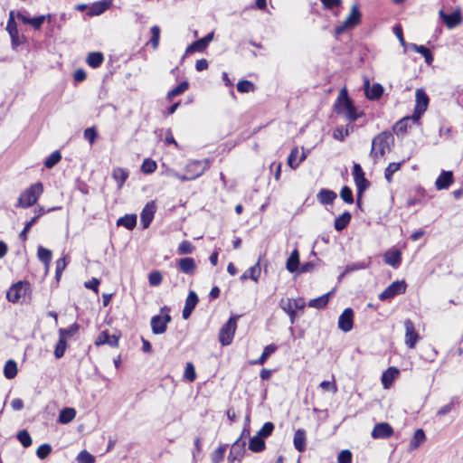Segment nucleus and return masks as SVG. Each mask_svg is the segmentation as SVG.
<instances>
[{
	"instance_id": "obj_1",
	"label": "nucleus",
	"mask_w": 463,
	"mask_h": 463,
	"mask_svg": "<svg viewBox=\"0 0 463 463\" xmlns=\"http://www.w3.org/2000/svg\"><path fill=\"white\" fill-rule=\"evenodd\" d=\"M335 109L337 114L342 115L351 123L364 116V112L358 111L352 99H349L345 89H342L340 90L337 100L335 104Z\"/></svg>"
},
{
	"instance_id": "obj_2",
	"label": "nucleus",
	"mask_w": 463,
	"mask_h": 463,
	"mask_svg": "<svg viewBox=\"0 0 463 463\" xmlns=\"http://www.w3.org/2000/svg\"><path fill=\"white\" fill-rule=\"evenodd\" d=\"M393 143L394 138L390 132H381L373 138L370 156L374 161L383 158L391 151Z\"/></svg>"
},
{
	"instance_id": "obj_3",
	"label": "nucleus",
	"mask_w": 463,
	"mask_h": 463,
	"mask_svg": "<svg viewBox=\"0 0 463 463\" xmlns=\"http://www.w3.org/2000/svg\"><path fill=\"white\" fill-rule=\"evenodd\" d=\"M43 187L42 183H36L26 189L18 199V206L27 208L36 203L42 194Z\"/></svg>"
},
{
	"instance_id": "obj_4",
	"label": "nucleus",
	"mask_w": 463,
	"mask_h": 463,
	"mask_svg": "<svg viewBox=\"0 0 463 463\" xmlns=\"http://www.w3.org/2000/svg\"><path fill=\"white\" fill-rule=\"evenodd\" d=\"M237 327V318L232 317L229 320L222 326L219 333V341L222 345H229L233 339Z\"/></svg>"
},
{
	"instance_id": "obj_5",
	"label": "nucleus",
	"mask_w": 463,
	"mask_h": 463,
	"mask_svg": "<svg viewBox=\"0 0 463 463\" xmlns=\"http://www.w3.org/2000/svg\"><path fill=\"white\" fill-rule=\"evenodd\" d=\"M210 167V161L205 160H194L189 162L185 166V172L191 180L196 179L201 176Z\"/></svg>"
},
{
	"instance_id": "obj_6",
	"label": "nucleus",
	"mask_w": 463,
	"mask_h": 463,
	"mask_svg": "<svg viewBox=\"0 0 463 463\" xmlns=\"http://www.w3.org/2000/svg\"><path fill=\"white\" fill-rule=\"evenodd\" d=\"M361 18V13L357 5H353L350 14L343 22L342 24L335 28V34L340 35L344 33L347 29L354 27L359 24Z\"/></svg>"
},
{
	"instance_id": "obj_7",
	"label": "nucleus",
	"mask_w": 463,
	"mask_h": 463,
	"mask_svg": "<svg viewBox=\"0 0 463 463\" xmlns=\"http://www.w3.org/2000/svg\"><path fill=\"white\" fill-rule=\"evenodd\" d=\"M406 287V283L403 280L394 281L379 295V299L385 301L397 295L402 294L405 292Z\"/></svg>"
},
{
	"instance_id": "obj_8",
	"label": "nucleus",
	"mask_w": 463,
	"mask_h": 463,
	"mask_svg": "<svg viewBox=\"0 0 463 463\" xmlns=\"http://www.w3.org/2000/svg\"><path fill=\"white\" fill-rule=\"evenodd\" d=\"M405 328V345L408 348H415L417 342L420 340V335L415 329V326L411 319L404 321Z\"/></svg>"
},
{
	"instance_id": "obj_9",
	"label": "nucleus",
	"mask_w": 463,
	"mask_h": 463,
	"mask_svg": "<svg viewBox=\"0 0 463 463\" xmlns=\"http://www.w3.org/2000/svg\"><path fill=\"white\" fill-rule=\"evenodd\" d=\"M28 290L27 283L19 281L13 285L6 292L8 301L16 303L24 298Z\"/></svg>"
},
{
	"instance_id": "obj_10",
	"label": "nucleus",
	"mask_w": 463,
	"mask_h": 463,
	"mask_svg": "<svg viewBox=\"0 0 463 463\" xmlns=\"http://www.w3.org/2000/svg\"><path fill=\"white\" fill-rule=\"evenodd\" d=\"M170 321L171 317L168 314L154 316L150 322L152 332L156 335L164 334Z\"/></svg>"
},
{
	"instance_id": "obj_11",
	"label": "nucleus",
	"mask_w": 463,
	"mask_h": 463,
	"mask_svg": "<svg viewBox=\"0 0 463 463\" xmlns=\"http://www.w3.org/2000/svg\"><path fill=\"white\" fill-rule=\"evenodd\" d=\"M364 89L365 97L370 100L379 99L383 93V87L380 83H373L371 86L368 78L364 80Z\"/></svg>"
},
{
	"instance_id": "obj_12",
	"label": "nucleus",
	"mask_w": 463,
	"mask_h": 463,
	"mask_svg": "<svg viewBox=\"0 0 463 463\" xmlns=\"http://www.w3.org/2000/svg\"><path fill=\"white\" fill-rule=\"evenodd\" d=\"M354 326V311L352 308H345L338 318V328L347 333L353 329Z\"/></svg>"
},
{
	"instance_id": "obj_13",
	"label": "nucleus",
	"mask_w": 463,
	"mask_h": 463,
	"mask_svg": "<svg viewBox=\"0 0 463 463\" xmlns=\"http://www.w3.org/2000/svg\"><path fill=\"white\" fill-rule=\"evenodd\" d=\"M214 32L209 33L206 36L194 42L186 47L185 54H189L194 52H203L213 40Z\"/></svg>"
},
{
	"instance_id": "obj_14",
	"label": "nucleus",
	"mask_w": 463,
	"mask_h": 463,
	"mask_svg": "<svg viewBox=\"0 0 463 463\" xmlns=\"http://www.w3.org/2000/svg\"><path fill=\"white\" fill-rule=\"evenodd\" d=\"M393 434L392 427L387 422L377 423L373 430L372 437L373 439H388Z\"/></svg>"
},
{
	"instance_id": "obj_15",
	"label": "nucleus",
	"mask_w": 463,
	"mask_h": 463,
	"mask_svg": "<svg viewBox=\"0 0 463 463\" xmlns=\"http://www.w3.org/2000/svg\"><path fill=\"white\" fill-rule=\"evenodd\" d=\"M416 106H415V111L414 113L420 117L426 109L429 104V97L426 94V92L421 90L418 89L416 90Z\"/></svg>"
},
{
	"instance_id": "obj_16",
	"label": "nucleus",
	"mask_w": 463,
	"mask_h": 463,
	"mask_svg": "<svg viewBox=\"0 0 463 463\" xmlns=\"http://www.w3.org/2000/svg\"><path fill=\"white\" fill-rule=\"evenodd\" d=\"M155 203L154 202L147 203L143 208L140 214V222L144 229L147 228L155 214Z\"/></svg>"
},
{
	"instance_id": "obj_17",
	"label": "nucleus",
	"mask_w": 463,
	"mask_h": 463,
	"mask_svg": "<svg viewBox=\"0 0 463 463\" xmlns=\"http://www.w3.org/2000/svg\"><path fill=\"white\" fill-rule=\"evenodd\" d=\"M439 15L449 29L455 28L461 23V15L458 10L449 14H445L443 10H440Z\"/></svg>"
},
{
	"instance_id": "obj_18",
	"label": "nucleus",
	"mask_w": 463,
	"mask_h": 463,
	"mask_svg": "<svg viewBox=\"0 0 463 463\" xmlns=\"http://www.w3.org/2000/svg\"><path fill=\"white\" fill-rule=\"evenodd\" d=\"M454 181L453 173L451 171H442L435 182L438 190L448 189Z\"/></svg>"
},
{
	"instance_id": "obj_19",
	"label": "nucleus",
	"mask_w": 463,
	"mask_h": 463,
	"mask_svg": "<svg viewBox=\"0 0 463 463\" xmlns=\"http://www.w3.org/2000/svg\"><path fill=\"white\" fill-rule=\"evenodd\" d=\"M95 345H109V346L117 347L118 345V336L116 335H109L107 331H103L97 337Z\"/></svg>"
},
{
	"instance_id": "obj_20",
	"label": "nucleus",
	"mask_w": 463,
	"mask_h": 463,
	"mask_svg": "<svg viewBox=\"0 0 463 463\" xmlns=\"http://www.w3.org/2000/svg\"><path fill=\"white\" fill-rule=\"evenodd\" d=\"M383 260L386 264L392 266V268H397L402 261V253L397 249L387 250L384 253Z\"/></svg>"
},
{
	"instance_id": "obj_21",
	"label": "nucleus",
	"mask_w": 463,
	"mask_h": 463,
	"mask_svg": "<svg viewBox=\"0 0 463 463\" xmlns=\"http://www.w3.org/2000/svg\"><path fill=\"white\" fill-rule=\"evenodd\" d=\"M177 265L178 269L184 274H193L196 269L194 260L190 257L180 259Z\"/></svg>"
},
{
	"instance_id": "obj_22",
	"label": "nucleus",
	"mask_w": 463,
	"mask_h": 463,
	"mask_svg": "<svg viewBox=\"0 0 463 463\" xmlns=\"http://www.w3.org/2000/svg\"><path fill=\"white\" fill-rule=\"evenodd\" d=\"M399 375V370L395 367L388 368L382 375V383L385 389H388L394 379Z\"/></svg>"
},
{
	"instance_id": "obj_23",
	"label": "nucleus",
	"mask_w": 463,
	"mask_h": 463,
	"mask_svg": "<svg viewBox=\"0 0 463 463\" xmlns=\"http://www.w3.org/2000/svg\"><path fill=\"white\" fill-rule=\"evenodd\" d=\"M295 449L303 452L306 449V431L302 429H298L295 431L293 439Z\"/></svg>"
},
{
	"instance_id": "obj_24",
	"label": "nucleus",
	"mask_w": 463,
	"mask_h": 463,
	"mask_svg": "<svg viewBox=\"0 0 463 463\" xmlns=\"http://www.w3.org/2000/svg\"><path fill=\"white\" fill-rule=\"evenodd\" d=\"M112 4V0H102L94 3L90 8V14L99 15L108 10Z\"/></svg>"
},
{
	"instance_id": "obj_25",
	"label": "nucleus",
	"mask_w": 463,
	"mask_h": 463,
	"mask_svg": "<svg viewBox=\"0 0 463 463\" xmlns=\"http://www.w3.org/2000/svg\"><path fill=\"white\" fill-rule=\"evenodd\" d=\"M128 171L125 168L115 167L112 170V178L117 182L118 189L123 186L124 183L128 177Z\"/></svg>"
},
{
	"instance_id": "obj_26",
	"label": "nucleus",
	"mask_w": 463,
	"mask_h": 463,
	"mask_svg": "<svg viewBox=\"0 0 463 463\" xmlns=\"http://www.w3.org/2000/svg\"><path fill=\"white\" fill-rule=\"evenodd\" d=\"M280 307L289 305L293 310H301L306 307V303L303 298H281L279 303Z\"/></svg>"
},
{
	"instance_id": "obj_27",
	"label": "nucleus",
	"mask_w": 463,
	"mask_h": 463,
	"mask_svg": "<svg viewBox=\"0 0 463 463\" xmlns=\"http://www.w3.org/2000/svg\"><path fill=\"white\" fill-rule=\"evenodd\" d=\"M298 265H299V253L297 249H295L290 256L288 258L286 262V268L287 269L293 273L298 270Z\"/></svg>"
},
{
	"instance_id": "obj_28",
	"label": "nucleus",
	"mask_w": 463,
	"mask_h": 463,
	"mask_svg": "<svg viewBox=\"0 0 463 463\" xmlns=\"http://www.w3.org/2000/svg\"><path fill=\"white\" fill-rule=\"evenodd\" d=\"M261 269L260 265V260L256 264H254L252 267L248 269L241 277V280H244L246 279H251L253 281L257 282L260 276Z\"/></svg>"
},
{
	"instance_id": "obj_29",
	"label": "nucleus",
	"mask_w": 463,
	"mask_h": 463,
	"mask_svg": "<svg viewBox=\"0 0 463 463\" xmlns=\"http://www.w3.org/2000/svg\"><path fill=\"white\" fill-rule=\"evenodd\" d=\"M426 439L424 431L421 429H418L410 441L409 449L410 451L418 449Z\"/></svg>"
},
{
	"instance_id": "obj_30",
	"label": "nucleus",
	"mask_w": 463,
	"mask_h": 463,
	"mask_svg": "<svg viewBox=\"0 0 463 463\" xmlns=\"http://www.w3.org/2000/svg\"><path fill=\"white\" fill-rule=\"evenodd\" d=\"M278 346L274 344L265 346L261 355L258 359L250 361V364H263L269 356L276 352Z\"/></svg>"
},
{
	"instance_id": "obj_31",
	"label": "nucleus",
	"mask_w": 463,
	"mask_h": 463,
	"mask_svg": "<svg viewBox=\"0 0 463 463\" xmlns=\"http://www.w3.org/2000/svg\"><path fill=\"white\" fill-rule=\"evenodd\" d=\"M75 416V409L64 408L60 411L58 421L61 424H68L74 420Z\"/></svg>"
},
{
	"instance_id": "obj_32",
	"label": "nucleus",
	"mask_w": 463,
	"mask_h": 463,
	"mask_svg": "<svg viewBox=\"0 0 463 463\" xmlns=\"http://www.w3.org/2000/svg\"><path fill=\"white\" fill-rule=\"evenodd\" d=\"M137 224V215L136 214H126L123 217H120L117 221L118 226H124L128 230H133Z\"/></svg>"
},
{
	"instance_id": "obj_33",
	"label": "nucleus",
	"mask_w": 463,
	"mask_h": 463,
	"mask_svg": "<svg viewBox=\"0 0 463 463\" xmlns=\"http://www.w3.org/2000/svg\"><path fill=\"white\" fill-rule=\"evenodd\" d=\"M336 198V194L328 189H321L317 194V199L322 204L332 203Z\"/></svg>"
},
{
	"instance_id": "obj_34",
	"label": "nucleus",
	"mask_w": 463,
	"mask_h": 463,
	"mask_svg": "<svg viewBox=\"0 0 463 463\" xmlns=\"http://www.w3.org/2000/svg\"><path fill=\"white\" fill-rule=\"evenodd\" d=\"M250 436V428L249 426H244L241 437L232 444L231 453L229 456V459H231V457L233 452H235L238 449V452L244 447L245 442L241 441L242 438H246Z\"/></svg>"
},
{
	"instance_id": "obj_35",
	"label": "nucleus",
	"mask_w": 463,
	"mask_h": 463,
	"mask_svg": "<svg viewBox=\"0 0 463 463\" xmlns=\"http://www.w3.org/2000/svg\"><path fill=\"white\" fill-rule=\"evenodd\" d=\"M103 61L104 56L99 52H90L86 60L88 65L92 68L99 67L102 64Z\"/></svg>"
},
{
	"instance_id": "obj_36",
	"label": "nucleus",
	"mask_w": 463,
	"mask_h": 463,
	"mask_svg": "<svg viewBox=\"0 0 463 463\" xmlns=\"http://www.w3.org/2000/svg\"><path fill=\"white\" fill-rule=\"evenodd\" d=\"M351 221V213L345 212L335 220V229L338 232L343 231Z\"/></svg>"
},
{
	"instance_id": "obj_37",
	"label": "nucleus",
	"mask_w": 463,
	"mask_h": 463,
	"mask_svg": "<svg viewBox=\"0 0 463 463\" xmlns=\"http://www.w3.org/2000/svg\"><path fill=\"white\" fill-rule=\"evenodd\" d=\"M411 49L415 51L416 52L418 53H420L424 59H425V61L428 63V64H430L432 61H433V56H432V53L430 52V51L425 47L424 45H417L415 43H411Z\"/></svg>"
},
{
	"instance_id": "obj_38",
	"label": "nucleus",
	"mask_w": 463,
	"mask_h": 463,
	"mask_svg": "<svg viewBox=\"0 0 463 463\" xmlns=\"http://www.w3.org/2000/svg\"><path fill=\"white\" fill-rule=\"evenodd\" d=\"M249 449L252 452H260V451L264 450V449H265L264 439L259 435L252 437L250 439Z\"/></svg>"
},
{
	"instance_id": "obj_39",
	"label": "nucleus",
	"mask_w": 463,
	"mask_h": 463,
	"mask_svg": "<svg viewBox=\"0 0 463 463\" xmlns=\"http://www.w3.org/2000/svg\"><path fill=\"white\" fill-rule=\"evenodd\" d=\"M17 374V364L14 360H8L4 367V375L6 379H14Z\"/></svg>"
},
{
	"instance_id": "obj_40",
	"label": "nucleus",
	"mask_w": 463,
	"mask_h": 463,
	"mask_svg": "<svg viewBox=\"0 0 463 463\" xmlns=\"http://www.w3.org/2000/svg\"><path fill=\"white\" fill-rule=\"evenodd\" d=\"M329 295H330V293H327V294L322 295L317 298L311 299L308 302V307L317 308V309L323 308L328 303Z\"/></svg>"
},
{
	"instance_id": "obj_41",
	"label": "nucleus",
	"mask_w": 463,
	"mask_h": 463,
	"mask_svg": "<svg viewBox=\"0 0 463 463\" xmlns=\"http://www.w3.org/2000/svg\"><path fill=\"white\" fill-rule=\"evenodd\" d=\"M37 256L39 260L44 263L46 267L49 266L51 260H52V251L43 246H39L37 250Z\"/></svg>"
},
{
	"instance_id": "obj_42",
	"label": "nucleus",
	"mask_w": 463,
	"mask_h": 463,
	"mask_svg": "<svg viewBox=\"0 0 463 463\" xmlns=\"http://www.w3.org/2000/svg\"><path fill=\"white\" fill-rule=\"evenodd\" d=\"M403 164V161L399 163H390L384 171V177L388 183L392 181V175L396 173Z\"/></svg>"
},
{
	"instance_id": "obj_43",
	"label": "nucleus",
	"mask_w": 463,
	"mask_h": 463,
	"mask_svg": "<svg viewBox=\"0 0 463 463\" xmlns=\"http://www.w3.org/2000/svg\"><path fill=\"white\" fill-rule=\"evenodd\" d=\"M355 185L357 187V204L360 203V198L363 194V193L368 188L370 183L369 181L364 176L362 178H356L354 180Z\"/></svg>"
},
{
	"instance_id": "obj_44",
	"label": "nucleus",
	"mask_w": 463,
	"mask_h": 463,
	"mask_svg": "<svg viewBox=\"0 0 463 463\" xmlns=\"http://www.w3.org/2000/svg\"><path fill=\"white\" fill-rule=\"evenodd\" d=\"M79 328L80 326L77 323L72 324L68 328H61L59 330L60 337L67 340L68 338L74 335L78 332Z\"/></svg>"
},
{
	"instance_id": "obj_45",
	"label": "nucleus",
	"mask_w": 463,
	"mask_h": 463,
	"mask_svg": "<svg viewBox=\"0 0 463 463\" xmlns=\"http://www.w3.org/2000/svg\"><path fill=\"white\" fill-rule=\"evenodd\" d=\"M151 31V39L149 41V43L152 45V48L154 50H156L159 45V40H160V27L158 25H154L150 29Z\"/></svg>"
},
{
	"instance_id": "obj_46",
	"label": "nucleus",
	"mask_w": 463,
	"mask_h": 463,
	"mask_svg": "<svg viewBox=\"0 0 463 463\" xmlns=\"http://www.w3.org/2000/svg\"><path fill=\"white\" fill-rule=\"evenodd\" d=\"M188 88H189V84L187 81L181 82L180 84H178L175 88H174L167 93V99H172L174 97L178 96V95L184 93V91H186L188 90Z\"/></svg>"
},
{
	"instance_id": "obj_47",
	"label": "nucleus",
	"mask_w": 463,
	"mask_h": 463,
	"mask_svg": "<svg viewBox=\"0 0 463 463\" xmlns=\"http://www.w3.org/2000/svg\"><path fill=\"white\" fill-rule=\"evenodd\" d=\"M299 151L298 147H295L291 150L288 158V164L292 169H296L299 164Z\"/></svg>"
},
{
	"instance_id": "obj_48",
	"label": "nucleus",
	"mask_w": 463,
	"mask_h": 463,
	"mask_svg": "<svg viewBox=\"0 0 463 463\" xmlns=\"http://www.w3.org/2000/svg\"><path fill=\"white\" fill-rule=\"evenodd\" d=\"M61 159V155L59 151L52 152L44 161L46 168H52L57 165Z\"/></svg>"
},
{
	"instance_id": "obj_49",
	"label": "nucleus",
	"mask_w": 463,
	"mask_h": 463,
	"mask_svg": "<svg viewBox=\"0 0 463 463\" xmlns=\"http://www.w3.org/2000/svg\"><path fill=\"white\" fill-rule=\"evenodd\" d=\"M194 250L195 247L189 241H183L177 248V253L179 255L191 254Z\"/></svg>"
},
{
	"instance_id": "obj_50",
	"label": "nucleus",
	"mask_w": 463,
	"mask_h": 463,
	"mask_svg": "<svg viewBox=\"0 0 463 463\" xmlns=\"http://www.w3.org/2000/svg\"><path fill=\"white\" fill-rule=\"evenodd\" d=\"M156 166L157 165L156 161L147 158L143 161L141 165V171L145 174H152L156 171Z\"/></svg>"
},
{
	"instance_id": "obj_51",
	"label": "nucleus",
	"mask_w": 463,
	"mask_h": 463,
	"mask_svg": "<svg viewBox=\"0 0 463 463\" xmlns=\"http://www.w3.org/2000/svg\"><path fill=\"white\" fill-rule=\"evenodd\" d=\"M17 439L24 448H28L32 444V438L26 430H23L17 433Z\"/></svg>"
},
{
	"instance_id": "obj_52",
	"label": "nucleus",
	"mask_w": 463,
	"mask_h": 463,
	"mask_svg": "<svg viewBox=\"0 0 463 463\" xmlns=\"http://www.w3.org/2000/svg\"><path fill=\"white\" fill-rule=\"evenodd\" d=\"M52 446L48 443L42 444L36 450V455L39 458H46L52 452Z\"/></svg>"
},
{
	"instance_id": "obj_53",
	"label": "nucleus",
	"mask_w": 463,
	"mask_h": 463,
	"mask_svg": "<svg viewBox=\"0 0 463 463\" xmlns=\"http://www.w3.org/2000/svg\"><path fill=\"white\" fill-rule=\"evenodd\" d=\"M67 348V343L66 340L62 338H59V341L56 344L55 349H54V355L56 358H61L64 355V353Z\"/></svg>"
},
{
	"instance_id": "obj_54",
	"label": "nucleus",
	"mask_w": 463,
	"mask_h": 463,
	"mask_svg": "<svg viewBox=\"0 0 463 463\" xmlns=\"http://www.w3.org/2000/svg\"><path fill=\"white\" fill-rule=\"evenodd\" d=\"M184 378L186 379L188 382H194L196 378V373L194 366L192 363H187L185 365L184 373Z\"/></svg>"
},
{
	"instance_id": "obj_55",
	"label": "nucleus",
	"mask_w": 463,
	"mask_h": 463,
	"mask_svg": "<svg viewBox=\"0 0 463 463\" xmlns=\"http://www.w3.org/2000/svg\"><path fill=\"white\" fill-rule=\"evenodd\" d=\"M76 460L78 463H95V458L87 450L80 451Z\"/></svg>"
},
{
	"instance_id": "obj_56",
	"label": "nucleus",
	"mask_w": 463,
	"mask_h": 463,
	"mask_svg": "<svg viewBox=\"0 0 463 463\" xmlns=\"http://www.w3.org/2000/svg\"><path fill=\"white\" fill-rule=\"evenodd\" d=\"M237 90L241 93L250 92L254 90V85L250 80H240L237 84Z\"/></svg>"
},
{
	"instance_id": "obj_57",
	"label": "nucleus",
	"mask_w": 463,
	"mask_h": 463,
	"mask_svg": "<svg viewBox=\"0 0 463 463\" xmlns=\"http://www.w3.org/2000/svg\"><path fill=\"white\" fill-rule=\"evenodd\" d=\"M274 430V424L272 422H266L263 424L261 429L258 431L259 436H260L262 439L269 437L271 435L272 431Z\"/></svg>"
},
{
	"instance_id": "obj_58",
	"label": "nucleus",
	"mask_w": 463,
	"mask_h": 463,
	"mask_svg": "<svg viewBox=\"0 0 463 463\" xmlns=\"http://www.w3.org/2000/svg\"><path fill=\"white\" fill-rule=\"evenodd\" d=\"M163 280L160 271H153L148 276L149 284L153 287L159 286Z\"/></svg>"
},
{
	"instance_id": "obj_59",
	"label": "nucleus",
	"mask_w": 463,
	"mask_h": 463,
	"mask_svg": "<svg viewBox=\"0 0 463 463\" xmlns=\"http://www.w3.org/2000/svg\"><path fill=\"white\" fill-rule=\"evenodd\" d=\"M409 121H410V118H404L401 120H399L395 126H394V131L397 133V134H400V133H404L407 131V128H408V125H409Z\"/></svg>"
},
{
	"instance_id": "obj_60",
	"label": "nucleus",
	"mask_w": 463,
	"mask_h": 463,
	"mask_svg": "<svg viewBox=\"0 0 463 463\" xmlns=\"http://www.w3.org/2000/svg\"><path fill=\"white\" fill-rule=\"evenodd\" d=\"M198 300L199 299L196 293L194 291H190L186 298L184 307L194 309L195 306L198 303Z\"/></svg>"
},
{
	"instance_id": "obj_61",
	"label": "nucleus",
	"mask_w": 463,
	"mask_h": 463,
	"mask_svg": "<svg viewBox=\"0 0 463 463\" xmlns=\"http://www.w3.org/2000/svg\"><path fill=\"white\" fill-rule=\"evenodd\" d=\"M37 220L38 216H34L29 222H26L24 230L19 234V237L22 241H25L27 239V232L30 231L32 226L37 222Z\"/></svg>"
},
{
	"instance_id": "obj_62",
	"label": "nucleus",
	"mask_w": 463,
	"mask_h": 463,
	"mask_svg": "<svg viewBox=\"0 0 463 463\" xmlns=\"http://www.w3.org/2000/svg\"><path fill=\"white\" fill-rule=\"evenodd\" d=\"M341 198L347 203L354 202L352 190L348 186H344L340 192Z\"/></svg>"
},
{
	"instance_id": "obj_63",
	"label": "nucleus",
	"mask_w": 463,
	"mask_h": 463,
	"mask_svg": "<svg viewBox=\"0 0 463 463\" xmlns=\"http://www.w3.org/2000/svg\"><path fill=\"white\" fill-rule=\"evenodd\" d=\"M337 463H352V453L348 449L342 450L338 454Z\"/></svg>"
},
{
	"instance_id": "obj_64",
	"label": "nucleus",
	"mask_w": 463,
	"mask_h": 463,
	"mask_svg": "<svg viewBox=\"0 0 463 463\" xmlns=\"http://www.w3.org/2000/svg\"><path fill=\"white\" fill-rule=\"evenodd\" d=\"M225 449L222 447L216 449L212 454V462L220 463L224 457Z\"/></svg>"
}]
</instances>
